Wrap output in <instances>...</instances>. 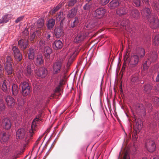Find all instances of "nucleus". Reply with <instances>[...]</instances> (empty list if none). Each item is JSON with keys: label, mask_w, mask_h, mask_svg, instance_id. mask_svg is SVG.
<instances>
[{"label": "nucleus", "mask_w": 159, "mask_h": 159, "mask_svg": "<svg viewBox=\"0 0 159 159\" xmlns=\"http://www.w3.org/2000/svg\"><path fill=\"white\" fill-rule=\"evenodd\" d=\"M13 114H11L12 117H13V119L14 120H16L17 119V115L16 114V113L14 112H13Z\"/></svg>", "instance_id": "60"}, {"label": "nucleus", "mask_w": 159, "mask_h": 159, "mask_svg": "<svg viewBox=\"0 0 159 159\" xmlns=\"http://www.w3.org/2000/svg\"><path fill=\"white\" fill-rule=\"evenodd\" d=\"M19 89L17 85L13 84L11 87L12 95L13 96H16L18 93Z\"/></svg>", "instance_id": "30"}, {"label": "nucleus", "mask_w": 159, "mask_h": 159, "mask_svg": "<svg viewBox=\"0 0 159 159\" xmlns=\"http://www.w3.org/2000/svg\"><path fill=\"white\" fill-rule=\"evenodd\" d=\"M106 10L102 8H99L96 9L93 13V15L94 17L98 18H101L103 17L105 14Z\"/></svg>", "instance_id": "12"}, {"label": "nucleus", "mask_w": 159, "mask_h": 159, "mask_svg": "<svg viewBox=\"0 0 159 159\" xmlns=\"http://www.w3.org/2000/svg\"><path fill=\"white\" fill-rule=\"evenodd\" d=\"M154 100L157 105H159V98L157 97H155L153 98Z\"/></svg>", "instance_id": "56"}, {"label": "nucleus", "mask_w": 159, "mask_h": 159, "mask_svg": "<svg viewBox=\"0 0 159 159\" xmlns=\"http://www.w3.org/2000/svg\"><path fill=\"white\" fill-rule=\"evenodd\" d=\"M23 16H20L18 18L15 20V22L17 23L21 21L23 18Z\"/></svg>", "instance_id": "58"}, {"label": "nucleus", "mask_w": 159, "mask_h": 159, "mask_svg": "<svg viewBox=\"0 0 159 159\" xmlns=\"http://www.w3.org/2000/svg\"><path fill=\"white\" fill-rule=\"evenodd\" d=\"M120 3L118 0H112L108 4V7L111 9H113L118 7Z\"/></svg>", "instance_id": "27"}, {"label": "nucleus", "mask_w": 159, "mask_h": 159, "mask_svg": "<svg viewBox=\"0 0 159 159\" xmlns=\"http://www.w3.org/2000/svg\"><path fill=\"white\" fill-rule=\"evenodd\" d=\"M129 21L128 20H123L121 22V25L123 26H128L129 25Z\"/></svg>", "instance_id": "49"}, {"label": "nucleus", "mask_w": 159, "mask_h": 159, "mask_svg": "<svg viewBox=\"0 0 159 159\" xmlns=\"http://www.w3.org/2000/svg\"><path fill=\"white\" fill-rule=\"evenodd\" d=\"M128 12L127 8L126 7H122L118 8L116 10L117 15L120 16L126 14Z\"/></svg>", "instance_id": "23"}, {"label": "nucleus", "mask_w": 159, "mask_h": 159, "mask_svg": "<svg viewBox=\"0 0 159 159\" xmlns=\"http://www.w3.org/2000/svg\"><path fill=\"white\" fill-rule=\"evenodd\" d=\"M44 53L45 57L47 58H49L50 54L52 52V49L49 46H47L44 48Z\"/></svg>", "instance_id": "31"}, {"label": "nucleus", "mask_w": 159, "mask_h": 159, "mask_svg": "<svg viewBox=\"0 0 159 159\" xmlns=\"http://www.w3.org/2000/svg\"><path fill=\"white\" fill-rule=\"evenodd\" d=\"M18 45L23 49H25L28 46V43L26 40L21 39L18 42Z\"/></svg>", "instance_id": "35"}, {"label": "nucleus", "mask_w": 159, "mask_h": 159, "mask_svg": "<svg viewBox=\"0 0 159 159\" xmlns=\"http://www.w3.org/2000/svg\"><path fill=\"white\" fill-rule=\"evenodd\" d=\"M63 46L62 42L59 40L54 41L52 47L55 50H58L61 49Z\"/></svg>", "instance_id": "24"}, {"label": "nucleus", "mask_w": 159, "mask_h": 159, "mask_svg": "<svg viewBox=\"0 0 159 159\" xmlns=\"http://www.w3.org/2000/svg\"><path fill=\"white\" fill-rule=\"evenodd\" d=\"M10 134L7 132L2 131L0 129V141L1 143L7 141L10 137Z\"/></svg>", "instance_id": "15"}, {"label": "nucleus", "mask_w": 159, "mask_h": 159, "mask_svg": "<svg viewBox=\"0 0 159 159\" xmlns=\"http://www.w3.org/2000/svg\"><path fill=\"white\" fill-rule=\"evenodd\" d=\"M11 58L10 56H8L7 57V63L8 64L9 63H10L11 64Z\"/></svg>", "instance_id": "57"}, {"label": "nucleus", "mask_w": 159, "mask_h": 159, "mask_svg": "<svg viewBox=\"0 0 159 159\" xmlns=\"http://www.w3.org/2000/svg\"><path fill=\"white\" fill-rule=\"evenodd\" d=\"M64 33L62 28L61 27L56 28L54 30V34L57 38H60L62 36Z\"/></svg>", "instance_id": "22"}, {"label": "nucleus", "mask_w": 159, "mask_h": 159, "mask_svg": "<svg viewBox=\"0 0 159 159\" xmlns=\"http://www.w3.org/2000/svg\"><path fill=\"white\" fill-rule=\"evenodd\" d=\"M25 69L23 67H21L19 69L21 72H22L27 77L31 76L33 74V67L34 65L31 62H29L27 63Z\"/></svg>", "instance_id": "2"}, {"label": "nucleus", "mask_w": 159, "mask_h": 159, "mask_svg": "<svg viewBox=\"0 0 159 159\" xmlns=\"http://www.w3.org/2000/svg\"><path fill=\"white\" fill-rule=\"evenodd\" d=\"M141 13L143 16L147 20L151 17V10L148 7H145L143 9Z\"/></svg>", "instance_id": "13"}, {"label": "nucleus", "mask_w": 159, "mask_h": 159, "mask_svg": "<svg viewBox=\"0 0 159 159\" xmlns=\"http://www.w3.org/2000/svg\"><path fill=\"white\" fill-rule=\"evenodd\" d=\"M152 117L154 123L151 124L149 131L153 133L156 132L157 130V125L156 122L159 120V113L157 112H155L152 116Z\"/></svg>", "instance_id": "5"}, {"label": "nucleus", "mask_w": 159, "mask_h": 159, "mask_svg": "<svg viewBox=\"0 0 159 159\" xmlns=\"http://www.w3.org/2000/svg\"><path fill=\"white\" fill-rule=\"evenodd\" d=\"M34 62L37 66L42 64L44 62V59L43 56L41 54H38L34 59Z\"/></svg>", "instance_id": "21"}, {"label": "nucleus", "mask_w": 159, "mask_h": 159, "mask_svg": "<svg viewBox=\"0 0 159 159\" xmlns=\"http://www.w3.org/2000/svg\"><path fill=\"white\" fill-rule=\"evenodd\" d=\"M144 90L146 92L150 91L152 89V86L150 84H147L144 86Z\"/></svg>", "instance_id": "48"}, {"label": "nucleus", "mask_w": 159, "mask_h": 159, "mask_svg": "<svg viewBox=\"0 0 159 159\" xmlns=\"http://www.w3.org/2000/svg\"><path fill=\"white\" fill-rule=\"evenodd\" d=\"M157 55L155 52L150 53L148 61H146L143 65V69L144 70H147L149 67V64L155 61L157 59Z\"/></svg>", "instance_id": "4"}, {"label": "nucleus", "mask_w": 159, "mask_h": 159, "mask_svg": "<svg viewBox=\"0 0 159 159\" xmlns=\"http://www.w3.org/2000/svg\"><path fill=\"white\" fill-rule=\"evenodd\" d=\"M44 21L43 19H39L37 22V27L39 28H41L43 27L44 25Z\"/></svg>", "instance_id": "41"}, {"label": "nucleus", "mask_w": 159, "mask_h": 159, "mask_svg": "<svg viewBox=\"0 0 159 159\" xmlns=\"http://www.w3.org/2000/svg\"><path fill=\"white\" fill-rule=\"evenodd\" d=\"M148 20L152 28L156 29L159 27V20L157 16H154Z\"/></svg>", "instance_id": "8"}, {"label": "nucleus", "mask_w": 159, "mask_h": 159, "mask_svg": "<svg viewBox=\"0 0 159 159\" xmlns=\"http://www.w3.org/2000/svg\"><path fill=\"white\" fill-rule=\"evenodd\" d=\"M145 105L148 111L150 112L152 109V106L151 104L148 102H146Z\"/></svg>", "instance_id": "45"}, {"label": "nucleus", "mask_w": 159, "mask_h": 159, "mask_svg": "<svg viewBox=\"0 0 159 159\" xmlns=\"http://www.w3.org/2000/svg\"><path fill=\"white\" fill-rule=\"evenodd\" d=\"M145 55V51L143 48H139L136 54H132L129 58V63L133 67L136 66L139 61L140 58L143 57Z\"/></svg>", "instance_id": "1"}, {"label": "nucleus", "mask_w": 159, "mask_h": 159, "mask_svg": "<svg viewBox=\"0 0 159 159\" xmlns=\"http://www.w3.org/2000/svg\"><path fill=\"white\" fill-rule=\"evenodd\" d=\"M17 101L18 103V106L22 107L24 103V100L20 98H19L17 99Z\"/></svg>", "instance_id": "47"}, {"label": "nucleus", "mask_w": 159, "mask_h": 159, "mask_svg": "<svg viewBox=\"0 0 159 159\" xmlns=\"http://www.w3.org/2000/svg\"><path fill=\"white\" fill-rule=\"evenodd\" d=\"M5 69L7 74L8 75L12 74L13 71L12 65L10 62L8 64H5Z\"/></svg>", "instance_id": "29"}, {"label": "nucleus", "mask_w": 159, "mask_h": 159, "mask_svg": "<svg viewBox=\"0 0 159 159\" xmlns=\"http://www.w3.org/2000/svg\"><path fill=\"white\" fill-rule=\"evenodd\" d=\"M139 80L138 77H133L131 79V81L132 82H137Z\"/></svg>", "instance_id": "55"}, {"label": "nucleus", "mask_w": 159, "mask_h": 159, "mask_svg": "<svg viewBox=\"0 0 159 159\" xmlns=\"http://www.w3.org/2000/svg\"><path fill=\"white\" fill-rule=\"evenodd\" d=\"M80 18L78 17H75L71 20L70 28H73L79 25L80 24Z\"/></svg>", "instance_id": "25"}, {"label": "nucleus", "mask_w": 159, "mask_h": 159, "mask_svg": "<svg viewBox=\"0 0 159 159\" xmlns=\"http://www.w3.org/2000/svg\"><path fill=\"white\" fill-rule=\"evenodd\" d=\"M140 13L138 10L133 9L131 11L130 16L133 18L137 19L139 17Z\"/></svg>", "instance_id": "33"}, {"label": "nucleus", "mask_w": 159, "mask_h": 159, "mask_svg": "<svg viewBox=\"0 0 159 159\" xmlns=\"http://www.w3.org/2000/svg\"><path fill=\"white\" fill-rule=\"evenodd\" d=\"M3 69L2 67V66L0 64V76H2L3 74Z\"/></svg>", "instance_id": "62"}, {"label": "nucleus", "mask_w": 159, "mask_h": 159, "mask_svg": "<svg viewBox=\"0 0 159 159\" xmlns=\"http://www.w3.org/2000/svg\"><path fill=\"white\" fill-rule=\"evenodd\" d=\"M135 125L134 126L135 130L139 131L141 129L142 126V122L140 119L137 118L135 115H134Z\"/></svg>", "instance_id": "19"}, {"label": "nucleus", "mask_w": 159, "mask_h": 159, "mask_svg": "<svg viewBox=\"0 0 159 159\" xmlns=\"http://www.w3.org/2000/svg\"><path fill=\"white\" fill-rule=\"evenodd\" d=\"M123 159H129V156L127 152H126L124 154Z\"/></svg>", "instance_id": "59"}, {"label": "nucleus", "mask_w": 159, "mask_h": 159, "mask_svg": "<svg viewBox=\"0 0 159 159\" xmlns=\"http://www.w3.org/2000/svg\"><path fill=\"white\" fill-rule=\"evenodd\" d=\"M153 43L156 45H159V34L156 35L153 38Z\"/></svg>", "instance_id": "42"}, {"label": "nucleus", "mask_w": 159, "mask_h": 159, "mask_svg": "<svg viewBox=\"0 0 159 159\" xmlns=\"http://www.w3.org/2000/svg\"><path fill=\"white\" fill-rule=\"evenodd\" d=\"M20 87L21 88V93L23 96H27L30 94L31 89L27 82L23 81L21 82Z\"/></svg>", "instance_id": "3"}, {"label": "nucleus", "mask_w": 159, "mask_h": 159, "mask_svg": "<svg viewBox=\"0 0 159 159\" xmlns=\"http://www.w3.org/2000/svg\"><path fill=\"white\" fill-rule=\"evenodd\" d=\"M62 85L61 82H60V85L56 87L55 91L56 92H59L61 91V86Z\"/></svg>", "instance_id": "54"}, {"label": "nucleus", "mask_w": 159, "mask_h": 159, "mask_svg": "<svg viewBox=\"0 0 159 159\" xmlns=\"http://www.w3.org/2000/svg\"><path fill=\"white\" fill-rule=\"evenodd\" d=\"M16 146L14 143H12L8 147V149L9 151L14 150L16 148Z\"/></svg>", "instance_id": "52"}, {"label": "nucleus", "mask_w": 159, "mask_h": 159, "mask_svg": "<svg viewBox=\"0 0 159 159\" xmlns=\"http://www.w3.org/2000/svg\"><path fill=\"white\" fill-rule=\"evenodd\" d=\"M59 8L60 7L59 6H57L55 7V8L52 11V13H55L56 11H57L59 9Z\"/></svg>", "instance_id": "63"}, {"label": "nucleus", "mask_w": 159, "mask_h": 159, "mask_svg": "<svg viewBox=\"0 0 159 159\" xmlns=\"http://www.w3.org/2000/svg\"><path fill=\"white\" fill-rule=\"evenodd\" d=\"M39 121H40V120L39 118H36L34 119L32 122L31 127L32 129L29 131V134L30 137L32 136L33 133L34 132L33 131L35 130V128L36 125V124Z\"/></svg>", "instance_id": "26"}, {"label": "nucleus", "mask_w": 159, "mask_h": 159, "mask_svg": "<svg viewBox=\"0 0 159 159\" xmlns=\"http://www.w3.org/2000/svg\"><path fill=\"white\" fill-rule=\"evenodd\" d=\"M153 9L159 13V3L155 0H152L151 3Z\"/></svg>", "instance_id": "38"}, {"label": "nucleus", "mask_w": 159, "mask_h": 159, "mask_svg": "<svg viewBox=\"0 0 159 159\" xmlns=\"http://www.w3.org/2000/svg\"><path fill=\"white\" fill-rule=\"evenodd\" d=\"M156 82H159V71L158 72L157 76L156 79Z\"/></svg>", "instance_id": "64"}, {"label": "nucleus", "mask_w": 159, "mask_h": 159, "mask_svg": "<svg viewBox=\"0 0 159 159\" xmlns=\"http://www.w3.org/2000/svg\"><path fill=\"white\" fill-rule=\"evenodd\" d=\"M96 24V23L95 22L92 20L86 25V28L88 29H91L94 27Z\"/></svg>", "instance_id": "40"}, {"label": "nucleus", "mask_w": 159, "mask_h": 159, "mask_svg": "<svg viewBox=\"0 0 159 159\" xmlns=\"http://www.w3.org/2000/svg\"><path fill=\"white\" fill-rule=\"evenodd\" d=\"M47 43L46 40L42 37L39 44V48L42 49L47 47Z\"/></svg>", "instance_id": "34"}, {"label": "nucleus", "mask_w": 159, "mask_h": 159, "mask_svg": "<svg viewBox=\"0 0 159 159\" xmlns=\"http://www.w3.org/2000/svg\"><path fill=\"white\" fill-rule=\"evenodd\" d=\"M51 36L50 34L48 33H45L43 36L42 37H43V39L46 40V39H47V40L48 41L49 40V38Z\"/></svg>", "instance_id": "51"}, {"label": "nucleus", "mask_w": 159, "mask_h": 159, "mask_svg": "<svg viewBox=\"0 0 159 159\" xmlns=\"http://www.w3.org/2000/svg\"><path fill=\"white\" fill-rule=\"evenodd\" d=\"M27 131L24 128L19 129L16 132V137L19 139H22L27 138Z\"/></svg>", "instance_id": "9"}, {"label": "nucleus", "mask_w": 159, "mask_h": 159, "mask_svg": "<svg viewBox=\"0 0 159 159\" xmlns=\"http://www.w3.org/2000/svg\"><path fill=\"white\" fill-rule=\"evenodd\" d=\"M134 109L136 114L139 116H144L145 115V110L142 104L138 103L135 106Z\"/></svg>", "instance_id": "7"}, {"label": "nucleus", "mask_w": 159, "mask_h": 159, "mask_svg": "<svg viewBox=\"0 0 159 159\" xmlns=\"http://www.w3.org/2000/svg\"><path fill=\"white\" fill-rule=\"evenodd\" d=\"M145 105L148 111L150 112L152 109V106L151 104L148 102H146Z\"/></svg>", "instance_id": "46"}, {"label": "nucleus", "mask_w": 159, "mask_h": 159, "mask_svg": "<svg viewBox=\"0 0 159 159\" xmlns=\"http://www.w3.org/2000/svg\"><path fill=\"white\" fill-rule=\"evenodd\" d=\"M5 108V106L3 100L0 98V111H3Z\"/></svg>", "instance_id": "43"}, {"label": "nucleus", "mask_w": 159, "mask_h": 159, "mask_svg": "<svg viewBox=\"0 0 159 159\" xmlns=\"http://www.w3.org/2000/svg\"><path fill=\"white\" fill-rule=\"evenodd\" d=\"M110 0H99V3L101 5H105L107 4Z\"/></svg>", "instance_id": "50"}, {"label": "nucleus", "mask_w": 159, "mask_h": 159, "mask_svg": "<svg viewBox=\"0 0 159 159\" xmlns=\"http://www.w3.org/2000/svg\"><path fill=\"white\" fill-rule=\"evenodd\" d=\"M36 51L32 48L29 49L28 53L29 59L30 60H33L34 59L36 54Z\"/></svg>", "instance_id": "28"}, {"label": "nucleus", "mask_w": 159, "mask_h": 159, "mask_svg": "<svg viewBox=\"0 0 159 159\" xmlns=\"http://www.w3.org/2000/svg\"><path fill=\"white\" fill-rule=\"evenodd\" d=\"M65 19V14L63 12H60L58 14L56 19L57 21H60L61 24H62L63 21Z\"/></svg>", "instance_id": "36"}, {"label": "nucleus", "mask_w": 159, "mask_h": 159, "mask_svg": "<svg viewBox=\"0 0 159 159\" xmlns=\"http://www.w3.org/2000/svg\"><path fill=\"white\" fill-rule=\"evenodd\" d=\"M1 125L2 127L6 130L9 129L11 126L10 120L7 118H4L2 119Z\"/></svg>", "instance_id": "14"}, {"label": "nucleus", "mask_w": 159, "mask_h": 159, "mask_svg": "<svg viewBox=\"0 0 159 159\" xmlns=\"http://www.w3.org/2000/svg\"><path fill=\"white\" fill-rule=\"evenodd\" d=\"M55 20L54 19H51L48 21L47 24L48 28V29L52 28L55 25Z\"/></svg>", "instance_id": "39"}, {"label": "nucleus", "mask_w": 159, "mask_h": 159, "mask_svg": "<svg viewBox=\"0 0 159 159\" xmlns=\"http://www.w3.org/2000/svg\"><path fill=\"white\" fill-rule=\"evenodd\" d=\"M87 35L88 34L87 33L82 32L79 33L75 38L74 41L77 43L80 42L85 39Z\"/></svg>", "instance_id": "18"}, {"label": "nucleus", "mask_w": 159, "mask_h": 159, "mask_svg": "<svg viewBox=\"0 0 159 159\" xmlns=\"http://www.w3.org/2000/svg\"><path fill=\"white\" fill-rule=\"evenodd\" d=\"M12 50L15 58L17 61H20L22 58V56L19 49L16 46H14L12 48Z\"/></svg>", "instance_id": "16"}, {"label": "nucleus", "mask_w": 159, "mask_h": 159, "mask_svg": "<svg viewBox=\"0 0 159 159\" xmlns=\"http://www.w3.org/2000/svg\"><path fill=\"white\" fill-rule=\"evenodd\" d=\"M36 76L41 78L45 77L47 74V69L44 67H41L35 70Z\"/></svg>", "instance_id": "11"}, {"label": "nucleus", "mask_w": 159, "mask_h": 159, "mask_svg": "<svg viewBox=\"0 0 159 159\" xmlns=\"http://www.w3.org/2000/svg\"><path fill=\"white\" fill-rule=\"evenodd\" d=\"M36 33H37V32H34L31 36L30 39L31 40H33L35 38L36 36Z\"/></svg>", "instance_id": "61"}, {"label": "nucleus", "mask_w": 159, "mask_h": 159, "mask_svg": "<svg viewBox=\"0 0 159 159\" xmlns=\"http://www.w3.org/2000/svg\"><path fill=\"white\" fill-rule=\"evenodd\" d=\"M61 67V63L59 61H57L54 63L52 66L53 72L54 74H57L60 71Z\"/></svg>", "instance_id": "20"}, {"label": "nucleus", "mask_w": 159, "mask_h": 159, "mask_svg": "<svg viewBox=\"0 0 159 159\" xmlns=\"http://www.w3.org/2000/svg\"><path fill=\"white\" fill-rule=\"evenodd\" d=\"M133 2L136 7H139L140 6L141 2L140 0H134Z\"/></svg>", "instance_id": "53"}, {"label": "nucleus", "mask_w": 159, "mask_h": 159, "mask_svg": "<svg viewBox=\"0 0 159 159\" xmlns=\"http://www.w3.org/2000/svg\"><path fill=\"white\" fill-rule=\"evenodd\" d=\"M91 7V4L87 2L86 3L83 7V9L84 10L88 11L90 10Z\"/></svg>", "instance_id": "44"}, {"label": "nucleus", "mask_w": 159, "mask_h": 159, "mask_svg": "<svg viewBox=\"0 0 159 159\" xmlns=\"http://www.w3.org/2000/svg\"><path fill=\"white\" fill-rule=\"evenodd\" d=\"M7 106L11 108H13L15 106L16 102L15 99L12 96L8 95L4 97Z\"/></svg>", "instance_id": "10"}, {"label": "nucleus", "mask_w": 159, "mask_h": 159, "mask_svg": "<svg viewBox=\"0 0 159 159\" xmlns=\"http://www.w3.org/2000/svg\"><path fill=\"white\" fill-rule=\"evenodd\" d=\"M147 149L150 152H154L156 148V145L154 141L151 139H147L145 143Z\"/></svg>", "instance_id": "6"}, {"label": "nucleus", "mask_w": 159, "mask_h": 159, "mask_svg": "<svg viewBox=\"0 0 159 159\" xmlns=\"http://www.w3.org/2000/svg\"><path fill=\"white\" fill-rule=\"evenodd\" d=\"M77 7H75L69 11L67 16L69 18H72L75 16L77 14Z\"/></svg>", "instance_id": "32"}, {"label": "nucleus", "mask_w": 159, "mask_h": 159, "mask_svg": "<svg viewBox=\"0 0 159 159\" xmlns=\"http://www.w3.org/2000/svg\"><path fill=\"white\" fill-rule=\"evenodd\" d=\"M11 85L10 81L9 80H4L2 85V89L5 93H8Z\"/></svg>", "instance_id": "17"}, {"label": "nucleus", "mask_w": 159, "mask_h": 159, "mask_svg": "<svg viewBox=\"0 0 159 159\" xmlns=\"http://www.w3.org/2000/svg\"><path fill=\"white\" fill-rule=\"evenodd\" d=\"M11 18V15L7 14L3 16L0 19V23H5L7 22Z\"/></svg>", "instance_id": "37"}]
</instances>
